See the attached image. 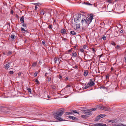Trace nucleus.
I'll return each mask as SVG.
<instances>
[{
    "mask_svg": "<svg viewBox=\"0 0 126 126\" xmlns=\"http://www.w3.org/2000/svg\"><path fill=\"white\" fill-rule=\"evenodd\" d=\"M93 14H91L89 16V17H87L86 19L83 18L82 19L81 22L83 26L86 27L88 26L92 22L94 16Z\"/></svg>",
    "mask_w": 126,
    "mask_h": 126,
    "instance_id": "1",
    "label": "nucleus"
},
{
    "mask_svg": "<svg viewBox=\"0 0 126 126\" xmlns=\"http://www.w3.org/2000/svg\"><path fill=\"white\" fill-rule=\"evenodd\" d=\"M63 113V111L62 110H59L58 111L53 114L54 117L60 121H63V119H62L60 117L62 115Z\"/></svg>",
    "mask_w": 126,
    "mask_h": 126,
    "instance_id": "2",
    "label": "nucleus"
},
{
    "mask_svg": "<svg viewBox=\"0 0 126 126\" xmlns=\"http://www.w3.org/2000/svg\"><path fill=\"white\" fill-rule=\"evenodd\" d=\"M6 63L7 64L4 66V68L6 69H8V68L11 67L13 66V64L12 62L7 61Z\"/></svg>",
    "mask_w": 126,
    "mask_h": 126,
    "instance_id": "3",
    "label": "nucleus"
},
{
    "mask_svg": "<svg viewBox=\"0 0 126 126\" xmlns=\"http://www.w3.org/2000/svg\"><path fill=\"white\" fill-rule=\"evenodd\" d=\"M84 114H85L87 115H92V111H91L90 110L84 111Z\"/></svg>",
    "mask_w": 126,
    "mask_h": 126,
    "instance_id": "4",
    "label": "nucleus"
},
{
    "mask_svg": "<svg viewBox=\"0 0 126 126\" xmlns=\"http://www.w3.org/2000/svg\"><path fill=\"white\" fill-rule=\"evenodd\" d=\"M92 80V79H90V81L88 83V84L89 87L92 86L95 84L94 82L91 81Z\"/></svg>",
    "mask_w": 126,
    "mask_h": 126,
    "instance_id": "5",
    "label": "nucleus"
},
{
    "mask_svg": "<svg viewBox=\"0 0 126 126\" xmlns=\"http://www.w3.org/2000/svg\"><path fill=\"white\" fill-rule=\"evenodd\" d=\"M103 110L105 111H109L110 110V109L109 107L104 106Z\"/></svg>",
    "mask_w": 126,
    "mask_h": 126,
    "instance_id": "6",
    "label": "nucleus"
},
{
    "mask_svg": "<svg viewBox=\"0 0 126 126\" xmlns=\"http://www.w3.org/2000/svg\"><path fill=\"white\" fill-rule=\"evenodd\" d=\"M77 54L75 51H73L71 54V56L73 58L76 57H77Z\"/></svg>",
    "mask_w": 126,
    "mask_h": 126,
    "instance_id": "7",
    "label": "nucleus"
},
{
    "mask_svg": "<svg viewBox=\"0 0 126 126\" xmlns=\"http://www.w3.org/2000/svg\"><path fill=\"white\" fill-rule=\"evenodd\" d=\"M45 14L48 13L49 14H50V10L47 9H44Z\"/></svg>",
    "mask_w": 126,
    "mask_h": 126,
    "instance_id": "8",
    "label": "nucleus"
},
{
    "mask_svg": "<svg viewBox=\"0 0 126 126\" xmlns=\"http://www.w3.org/2000/svg\"><path fill=\"white\" fill-rule=\"evenodd\" d=\"M59 58H55L54 59L55 63H59Z\"/></svg>",
    "mask_w": 126,
    "mask_h": 126,
    "instance_id": "9",
    "label": "nucleus"
},
{
    "mask_svg": "<svg viewBox=\"0 0 126 126\" xmlns=\"http://www.w3.org/2000/svg\"><path fill=\"white\" fill-rule=\"evenodd\" d=\"M68 117L69 118L71 119H72L74 120H76L77 119L76 117H74L73 116H68Z\"/></svg>",
    "mask_w": 126,
    "mask_h": 126,
    "instance_id": "10",
    "label": "nucleus"
},
{
    "mask_svg": "<svg viewBox=\"0 0 126 126\" xmlns=\"http://www.w3.org/2000/svg\"><path fill=\"white\" fill-rule=\"evenodd\" d=\"M74 20L75 23H80V21L79 19L77 18H75Z\"/></svg>",
    "mask_w": 126,
    "mask_h": 126,
    "instance_id": "11",
    "label": "nucleus"
},
{
    "mask_svg": "<svg viewBox=\"0 0 126 126\" xmlns=\"http://www.w3.org/2000/svg\"><path fill=\"white\" fill-rule=\"evenodd\" d=\"M114 126H126V125H124L123 124H115L114 125Z\"/></svg>",
    "mask_w": 126,
    "mask_h": 126,
    "instance_id": "12",
    "label": "nucleus"
},
{
    "mask_svg": "<svg viewBox=\"0 0 126 126\" xmlns=\"http://www.w3.org/2000/svg\"><path fill=\"white\" fill-rule=\"evenodd\" d=\"M89 87V86L87 84V85H84V86L83 87V89H86L88 88Z\"/></svg>",
    "mask_w": 126,
    "mask_h": 126,
    "instance_id": "13",
    "label": "nucleus"
},
{
    "mask_svg": "<svg viewBox=\"0 0 126 126\" xmlns=\"http://www.w3.org/2000/svg\"><path fill=\"white\" fill-rule=\"evenodd\" d=\"M104 106H100L98 105L96 106V107L97 108L100 109H101L103 110V108Z\"/></svg>",
    "mask_w": 126,
    "mask_h": 126,
    "instance_id": "14",
    "label": "nucleus"
},
{
    "mask_svg": "<svg viewBox=\"0 0 126 126\" xmlns=\"http://www.w3.org/2000/svg\"><path fill=\"white\" fill-rule=\"evenodd\" d=\"M88 75V71L87 70H85L84 72V75L85 76H86Z\"/></svg>",
    "mask_w": 126,
    "mask_h": 126,
    "instance_id": "15",
    "label": "nucleus"
},
{
    "mask_svg": "<svg viewBox=\"0 0 126 126\" xmlns=\"http://www.w3.org/2000/svg\"><path fill=\"white\" fill-rule=\"evenodd\" d=\"M61 32L62 34H64L65 33H66V31L64 29H63L61 30Z\"/></svg>",
    "mask_w": 126,
    "mask_h": 126,
    "instance_id": "16",
    "label": "nucleus"
},
{
    "mask_svg": "<svg viewBox=\"0 0 126 126\" xmlns=\"http://www.w3.org/2000/svg\"><path fill=\"white\" fill-rule=\"evenodd\" d=\"M81 15L80 14H78V15L77 16L76 18H78L79 19H80L81 18Z\"/></svg>",
    "mask_w": 126,
    "mask_h": 126,
    "instance_id": "17",
    "label": "nucleus"
},
{
    "mask_svg": "<svg viewBox=\"0 0 126 126\" xmlns=\"http://www.w3.org/2000/svg\"><path fill=\"white\" fill-rule=\"evenodd\" d=\"M24 20L23 17L22 16L20 18V21L22 23H23L24 22Z\"/></svg>",
    "mask_w": 126,
    "mask_h": 126,
    "instance_id": "18",
    "label": "nucleus"
},
{
    "mask_svg": "<svg viewBox=\"0 0 126 126\" xmlns=\"http://www.w3.org/2000/svg\"><path fill=\"white\" fill-rule=\"evenodd\" d=\"M40 14L42 15H44L45 14V13L44 12V9L42 10L41 11Z\"/></svg>",
    "mask_w": 126,
    "mask_h": 126,
    "instance_id": "19",
    "label": "nucleus"
},
{
    "mask_svg": "<svg viewBox=\"0 0 126 126\" xmlns=\"http://www.w3.org/2000/svg\"><path fill=\"white\" fill-rule=\"evenodd\" d=\"M78 24L76 25V28L77 29H79L80 27V23H78Z\"/></svg>",
    "mask_w": 126,
    "mask_h": 126,
    "instance_id": "20",
    "label": "nucleus"
},
{
    "mask_svg": "<svg viewBox=\"0 0 126 126\" xmlns=\"http://www.w3.org/2000/svg\"><path fill=\"white\" fill-rule=\"evenodd\" d=\"M99 117L101 118L104 117L105 115L103 114H100L99 115Z\"/></svg>",
    "mask_w": 126,
    "mask_h": 126,
    "instance_id": "21",
    "label": "nucleus"
},
{
    "mask_svg": "<svg viewBox=\"0 0 126 126\" xmlns=\"http://www.w3.org/2000/svg\"><path fill=\"white\" fill-rule=\"evenodd\" d=\"M27 89L28 90V92H30V94H31L32 92V90L31 89L29 88H27Z\"/></svg>",
    "mask_w": 126,
    "mask_h": 126,
    "instance_id": "22",
    "label": "nucleus"
},
{
    "mask_svg": "<svg viewBox=\"0 0 126 126\" xmlns=\"http://www.w3.org/2000/svg\"><path fill=\"white\" fill-rule=\"evenodd\" d=\"M70 33L72 35H75L76 34V33L75 32L73 31H72L70 32Z\"/></svg>",
    "mask_w": 126,
    "mask_h": 126,
    "instance_id": "23",
    "label": "nucleus"
},
{
    "mask_svg": "<svg viewBox=\"0 0 126 126\" xmlns=\"http://www.w3.org/2000/svg\"><path fill=\"white\" fill-rule=\"evenodd\" d=\"M37 63L36 62L33 63L32 64V66L33 67H35Z\"/></svg>",
    "mask_w": 126,
    "mask_h": 126,
    "instance_id": "24",
    "label": "nucleus"
},
{
    "mask_svg": "<svg viewBox=\"0 0 126 126\" xmlns=\"http://www.w3.org/2000/svg\"><path fill=\"white\" fill-rule=\"evenodd\" d=\"M100 118L99 117V116H97L95 120V121H98L100 119Z\"/></svg>",
    "mask_w": 126,
    "mask_h": 126,
    "instance_id": "25",
    "label": "nucleus"
},
{
    "mask_svg": "<svg viewBox=\"0 0 126 126\" xmlns=\"http://www.w3.org/2000/svg\"><path fill=\"white\" fill-rule=\"evenodd\" d=\"M47 78V81H50L51 79V78L50 77L48 76Z\"/></svg>",
    "mask_w": 126,
    "mask_h": 126,
    "instance_id": "26",
    "label": "nucleus"
},
{
    "mask_svg": "<svg viewBox=\"0 0 126 126\" xmlns=\"http://www.w3.org/2000/svg\"><path fill=\"white\" fill-rule=\"evenodd\" d=\"M21 31H25L27 32H28V31L27 30H25V29L23 28H21Z\"/></svg>",
    "mask_w": 126,
    "mask_h": 126,
    "instance_id": "27",
    "label": "nucleus"
},
{
    "mask_svg": "<svg viewBox=\"0 0 126 126\" xmlns=\"http://www.w3.org/2000/svg\"><path fill=\"white\" fill-rule=\"evenodd\" d=\"M48 27L49 29H52V25L51 24H49Z\"/></svg>",
    "mask_w": 126,
    "mask_h": 126,
    "instance_id": "28",
    "label": "nucleus"
},
{
    "mask_svg": "<svg viewBox=\"0 0 126 126\" xmlns=\"http://www.w3.org/2000/svg\"><path fill=\"white\" fill-rule=\"evenodd\" d=\"M72 112L73 113H79L78 112H76V110H72Z\"/></svg>",
    "mask_w": 126,
    "mask_h": 126,
    "instance_id": "29",
    "label": "nucleus"
},
{
    "mask_svg": "<svg viewBox=\"0 0 126 126\" xmlns=\"http://www.w3.org/2000/svg\"><path fill=\"white\" fill-rule=\"evenodd\" d=\"M34 81L37 84H39V82L38 80L37 79H36Z\"/></svg>",
    "mask_w": 126,
    "mask_h": 126,
    "instance_id": "30",
    "label": "nucleus"
},
{
    "mask_svg": "<svg viewBox=\"0 0 126 126\" xmlns=\"http://www.w3.org/2000/svg\"><path fill=\"white\" fill-rule=\"evenodd\" d=\"M92 50L94 53V55H95V52L96 51V50H95V49L94 48H92Z\"/></svg>",
    "mask_w": 126,
    "mask_h": 126,
    "instance_id": "31",
    "label": "nucleus"
},
{
    "mask_svg": "<svg viewBox=\"0 0 126 126\" xmlns=\"http://www.w3.org/2000/svg\"><path fill=\"white\" fill-rule=\"evenodd\" d=\"M104 40H106V38L105 36L104 35H103L102 38Z\"/></svg>",
    "mask_w": 126,
    "mask_h": 126,
    "instance_id": "32",
    "label": "nucleus"
},
{
    "mask_svg": "<svg viewBox=\"0 0 126 126\" xmlns=\"http://www.w3.org/2000/svg\"><path fill=\"white\" fill-rule=\"evenodd\" d=\"M37 74H38L37 72H35L34 74V77H36L37 75Z\"/></svg>",
    "mask_w": 126,
    "mask_h": 126,
    "instance_id": "33",
    "label": "nucleus"
},
{
    "mask_svg": "<svg viewBox=\"0 0 126 126\" xmlns=\"http://www.w3.org/2000/svg\"><path fill=\"white\" fill-rule=\"evenodd\" d=\"M101 123L96 124L94 125L95 126H101Z\"/></svg>",
    "mask_w": 126,
    "mask_h": 126,
    "instance_id": "34",
    "label": "nucleus"
},
{
    "mask_svg": "<svg viewBox=\"0 0 126 126\" xmlns=\"http://www.w3.org/2000/svg\"><path fill=\"white\" fill-rule=\"evenodd\" d=\"M96 110V109L95 108H93L92 109H90V110L91 111H94Z\"/></svg>",
    "mask_w": 126,
    "mask_h": 126,
    "instance_id": "35",
    "label": "nucleus"
},
{
    "mask_svg": "<svg viewBox=\"0 0 126 126\" xmlns=\"http://www.w3.org/2000/svg\"><path fill=\"white\" fill-rule=\"evenodd\" d=\"M120 47V46L118 45L116 47H115V48L117 49H119Z\"/></svg>",
    "mask_w": 126,
    "mask_h": 126,
    "instance_id": "36",
    "label": "nucleus"
},
{
    "mask_svg": "<svg viewBox=\"0 0 126 126\" xmlns=\"http://www.w3.org/2000/svg\"><path fill=\"white\" fill-rule=\"evenodd\" d=\"M10 37L12 39H14L15 37V35H11Z\"/></svg>",
    "mask_w": 126,
    "mask_h": 126,
    "instance_id": "37",
    "label": "nucleus"
},
{
    "mask_svg": "<svg viewBox=\"0 0 126 126\" xmlns=\"http://www.w3.org/2000/svg\"><path fill=\"white\" fill-rule=\"evenodd\" d=\"M109 122H111L112 123H114L115 122V120H110L109 121Z\"/></svg>",
    "mask_w": 126,
    "mask_h": 126,
    "instance_id": "38",
    "label": "nucleus"
},
{
    "mask_svg": "<svg viewBox=\"0 0 126 126\" xmlns=\"http://www.w3.org/2000/svg\"><path fill=\"white\" fill-rule=\"evenodd\" d=\"M9 73L10 74H13L14 73V72L13 71H10L9 72Z\"/></svg>",
    "mask_w": 126,
    "mask_h": 126,
    "instance_id": "39",
    "label": "nucleus"
},
{
    "mask_svg": "<svg viewBox=\"0 0 126 126\" xmlns=\"http://www.w3.org/2000/svg\"><path fill=\"white\" fill-rule=\"evenodd\" d=\"M100 125H101V126H105L106 125V124H103L102 123H101V124Z\"/></svg>",
    "mask_w": 126,
    "mask_h": 126,
    "instance_id": "40",
    "label": "nucleus"
},
{
    "mask_svg": "<svg viewBox=\"0 0 126 126\" xmlns=\"http://www.w3.org/2000/svg\"><path fill=\"white\" fill-rule=\"evenodd\" d=\"M80 51L82 52H84V50L82 49L81 48L80 49Z\"/></svg>",
    "mask_w": 126,
    "mask_h": 126,
    "instance_id": "41",
    "label": "nucleus"
},
{
    "mask_svg": "<svg viewBox=\"0 0 126 126\" xmlns=\"http://www.w3.org/2000/svg\"><path fill=\"white\" fill-rule=\"evenodd\" d=\"M111 45H114V46H115V43L113 41H112L111 42Z\"/></svg>",
    "mask_w": 126,
    "mask_h": 126,
    "instance_id": "42",
    "label": "nucleus"
},
{
    "mask_svg": "<svg viewBox=\"0 0 126 126\" xmlns=\"http://www.w3.org/2000/svg\"><path fill=\"white\" fill-rule=\"evenodd\" d=\"M12 53V52L10 51H9L8 53V54L10 55V54H11Z\"/></svg>",
    "mask_w": 126,
    "mask_h": 126,
    "instance_id": "43",
    "label": "nucleus"
},
{
    "mask_svg": "<svg viewBox=\"0 0 126 126\" xmlns=\"http://www.w3.org/2000/svg\"><path fill=\"white\" fill-rule=\"evenodd\" d=\"M71 86V85L70 84H68L66 85V87H68Z\"/></svg>",
    "mask_w": 126,
    "mask_h": 126,
    "instance_id": "44",
    "label": "nucleus"
},
{
    "mask_svg": "<svg viewBox=\"0 0 126 126\" xmlns=\"http://www.w3.org/2000/svg\"><path fill=\"white\" fill-rule=\"evenodd\" d=\"M68 77H66L65 78V80L66 81H67V80H68Z\"/></svg>",
    "mask_w": 126,
    "mask_h": 126,
    "instance_id": "45",
    "label": "nucleus"
},
{
    "mask_svg": "<svg viewBox=\"0 0 126 126\" xmlns=\"http://www.w3.org/2000/svg\"><path fill=\"white\" fill-rule=\"evenodd\" d=\"M72 51V49H70L68 50V52L70 53Z\"/></svg>",
    "mask_w": 126,
    "mask_h": 126,
    "instance_id": "46",
    "label": "nucleus"
},
{
    "mask_svg": "<svg viewBox=\"0 0 126 126\" xmlns=\"http://www.w3.org/2000/svg\"><path fill=\"white\" fill-rule=\"evenodd\" d=\"M62 78V76L61 75H59V78L60 79H61Z\"/></svg>",
    "mask_w": 126,
    "mask_h": 126,
    "instance_id": "47",
    "label": "nucleus"
},
{
    "mask_svg": "<svg viewBox=\"0 0 126 126\" xmlns=\"http://www.w3.org/2000/svg\"><path fill=\"white\" fill-rule=\"evenodd\" d=\"M86 47V45H84L83 46V48L84 49H85Z\"/></svg>",
    "mask_w": 126,
    "mask_h": 126,
    "instance_id": "48",
    "label": "nucleus"
},
{
    "mask_svg": "<svg viewBox=\"0 0 126 126\" xmlns=\"http://www.w3.org/2000/svg\"><path fill=\"white\" fill-rule=\"evenodd\" d=\"M66 113V114H71V113L69 112H67Z\"/></svg>",
    "mask_w": 126,
    "mask_h": 126,
    "instance_id": "49",
    "label": "nucleus"
},
{
    "mask_svg": "<svg viewBox=\"0 0 126 126\" xmlns=\"http://www.w3.org/2000/svg\"><path fill=\"white\" fill-rule=\"evenodd\" d=\"M11 14H13V10H11Z\"/></svg>",
    "mask_w": 126,
    "mask_h": 126,
    "instance_id": "50",
    "label": "nucleus"
},
{
    "mask_svg": "<svg viewBox=\"0 0 126 126\" xmlns=\"http://www.w3.org/2000/svg\"><path fill=\"white\" fill-rule=\"evenodd\" d=\"M21 75V73H19L18 74V76L19 77Z\"/></svg>",
    "mask_w": 126,
    "mask_h": 126,
    "instance_id": "51",
    "label": "nucleus"
},
{
    "mask_svg": "<svg viewBox=\"0 0 126 126\" xmlns=\"http://www.w3.org/2000/svg\"><path fill=\"white\" fill-rule=\"evenodd\" d=\"M78 67V66L77 65H76L74 67V68H75V69H76Z\"/></svg>",
    "mask_w": 126,
    "mask_h": 126,
    "instance_id": "52",
    "label": "nucleus"
},
{
    "mask_svg": "<svg viewBox=\"0 0 126 126\" xmlns=\"http://www.w3.org/2000/svg\"><path fill=\"white\" fill-rule=\"evenodd\" d=\"M86 117V115H82L81 117L83 118H84Z\"/></svg>",
    "mask_w": 126,
    "mask_h": 126,
    "instance_id": "53",
    "label": "nucleus"
},
{
    "mask_svg": "<svg viewBox=\"0 0 126 126\" xmlns=\"http://www.w3.org/2000/svg\"><path fill=\"white\" fill-rule=\"evenodd\" d=\"M45 44V42L44 41H42V44L43 45H44Z\"/></svg>",
    "mask_w": 126,
    "mask_h": 126,
    "instance_id": "54",
    "label": "nucleus"
},
{
    "mask_svg": "<svg viewBox=\"0 0 126 126\" xmlns=\"http://www.w3.org/2000/svg\"><path fill=\"white\" fill-rule=\"evenodd\" d=\"M38 8L37 7V6H36L35 8V10H36Z\"/></svg>",
    "mask_w": 126,
    "mask_h": 126,
    "instance_id": "55",
    "label": "nucleus"
},
{
    "mask_svg": "<svg viewBox=\"0 0 126 126\" xmlns=\"http://www.w3.org/2000/svg\"><path fill=\"white\" fill-rule=\"evenodd\" d=\"M22 26L23 27H26V25L25 24H23Z\"/></svg>",
    "mask_w": 126,
    "mask_h": 126,
    "instance_id": "56",
    "label": "nucleus"
},
{
    "mask_svg": "<svg viewBox=\"0 0 126 126\" xmlns=\"http://www.w3.org/2000/svg\"><path fill=\"white\" fill-rule=\"evenodd\" d=\"M120 33H123V31L122 30H121L120 32Z\"/></svg>",
    "mask_w": 126,
    "mask_h": 126,
    "instance_id": "57",
    "label": "nucleus"
},
{
    "mask_svg": "<svg viewBox=\"0 0 126 126\" xmlns=\"http://www.w3.org/2000/svg\"><path fill=\"white\" fill-rule=\"evenodd\" d=\"M111 71H112L113 70V68L112 67L111 68Z\"/></svg>",
    "mask_w": 126,
    "mask_h": 126,
    "instance_id": "58",
    "label": "nucleus"
},
{
    "mask_svg": "<svg viewBox=\"0 0 126 126\" xmlns=\"http://www.w3.org/2000/svg\"><path fill=\"white\" fill-rule=\"evenodd\" d=\"M47 98H51V97H50V96H49V95H48L47 96Z\"/></svg>",
    "mask_w": 126,
    "mask_h": 126,
    "instance_id": "59",
    "label": "nucleus"
},
{
    "mask_svg": "<svg viewBox=\"0 0 126 126\" xmlns=\"http://www.w3.org/2000/svg\"><path fill=\"white\" fill-rule=\"evenodd\" d=\"M88 5H91V4L89 3H86Z\"/></svg>",
    "mask_w": 126,
    "mask_h": 126,
    "instance_id": "60",
    "label": "nucleus"
},
{
    "mask_svg": "<svg viewBox=\"0 0 126 126\" xmlns=\"http://www.w3.org/2000/svg\"><path fill=\"white\" fill-rule=\"evenodd\" d=\"M47 73H46L45 74V76H47Z\"/></svg>",
    "mask_w": 126,
    "mask_h": 126,
    "instance_id": "61",
    "label": "nucleus"
},
{
    "mask_svg": "<svg viewBox=\"0 0 126 126\" xmlns=\"http://www.w3.org/2000/svg\"><path fill=\"white\" fill-rule=\"evenodd\" d=\"M75 24L76 25H77L78 24V23H75Z\"/></svg>",
    "mask_w": 126,
    "mask_h": 126,
    "instance_id": "62",
    "label": "nucleus"
},
{
    "mask_svg": "<svg viewBox=\"0 0 126 126\" xmlns=\"http://www.w3.org/2000/svg\"><path fill=\"white\" fill-rule=\"evenodd\" d=\"M52 89H55V87H54V86H53L52 87Z\"/></svg>",
    "mask_w": 126,
    "mask_h": 126,
    "instance_id": "63",
    "label": "nucleus"
},
{
    "mask_svg": "<svg viewBox=\"0 0 126 126\" xmlns=\"http://www.w3.org/2000/svg\"><path fill=\"white\" fill-rule=\"evenodd\" d=\"M125 60L126 61V57H125Z\"/></svg>",
    "mask_w": 126,
    "mask_h": 126,
    "instance_id": "64",
    "label": "nucleus"
}]
</instances>
